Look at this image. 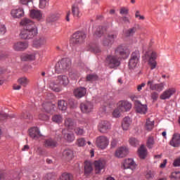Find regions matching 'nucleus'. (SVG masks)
<instances>
[{
	"mask_svg": "<svg viewBox=\"0 0 180 180\" xmlns=\"http://www.w3.org/2000/svg\"><path fill=\"white\" fill-rule=\"evenodd\" d=\"M148 86L150 91H157V92H161L164 90V86H165V82H161L158 84H154V79H150L147 82Z\"/></svg>",
	"mask_w": 180,
	"mask_h": 180,
	"instance_id": "0eeeda50",
	"label": "nucleus"
},
{
	"mask_svg": "<svg viewBox=\"0 0 180 180\" xmlns=\"http://www.w3.org/2000/svg\"><path fill=\"white\" fill-rule=\"evenodd\" d=\"M114 54L107 55L105 60V63L111 69L117 68L122 63V60L129 58L130 51L123 44H121L114 49Z\"/></svg>",
	"mask_w": 180,
	"mask_h": 180,
	"instance_id": "f257e3e1",
	"label": "nucleus"
},
{
	"mask_svg": "<svg viewBox=\"0 0 180 180\" xmlns=\"http://www.w3.org/2000/svg\"><path fill=\"white\" fill-rule=\"evenodd\" d=\"M157 52L152 51L150 53V58L149 59V66L150 67V70H154L157 67Z\"/></svg>",
	"mask_w": 180,
	"mask_h": 180,
	"instance_id": "6ab92c4d",
	"label": "nucleus"
},
{
	"mask_svg": "<svg viewBox=\"0 0 180 180\" xmlns=\"http://www.w3.org/2000/svg\"><path fill=\"white\" fill-rule=\"evenodd\" d=\"M70 84L68 77L66 75H59L55 79L50 80L49 86L54 92H60L61 91V85L67 86Z\"/></svg>",
	"mask_w": 180,
	"mask_h": 180,
	"instance_id": "7ed1b4c3",
	"label": "nucleus"
},
{
	"mask_svg": "<svg viewBox=\"0 0 180 180\" xmlns=\"http://www.w3.org/2000/svg\"><path fill=\"white\" fill-rule=\"evenodd\" d=\"M74 131L77 136H84V133H85L84 128H81L79 127H76Z\"/></svg>",
	"mask_w": 180,
	"mask_h": 180,
	"instance_id": "49530a36",
	"label": "nucleus"
},
{
	"mask_svg": "<svg viewBox=\"0 0 180 180\" xmlns=\"http://www.w3.org/2000/svg\"><path fill=\"white\" fill-rule=\"evenodd\" d=\"M68 106L70 109H75L77 106V101L74 99H69Z\"/></svg>",
	"mask_w": 180,
	"mask_h": 180,
	"instance_id": "79ce46f5",
	"label": "nucleus"
},
{
	"mask_svg": "<svg viewBox=\"0 0 180 180\" xmlns=\"http://www.w3.org/2000/svg\"><path fill=\"white\" fill-rule=\"evenodd\" d=\"M154 144H155V141H154L153 136H149L148 141L146 142V146L148 148L151 149L154 147Z\"/></svg>",
	"mask_w": 180,
	"mask_h": 180,
	"instance_id": "e433bc0d",
	"label": "nucleus"
},
{
	"mask_svg": "<svg viewBox=\"0 0 180 180\" xmlns=\"http://www.w3.org/2000/svg\"><path fill=\"white\" fill-rule=\"evenodd\" d=\"M44 108L46 112H51V110L53 109V104L48 103L44 104Z\"/></svg>",
	"mask_w": 180,
	"mask_h": 180,
	"instance_id": "bf43d9fd",
	"label": "nucleus"
},
{
	"mask_svg": "<svg viewBox=\"0 0 180 180\" xmlns=\"http://www.w3.org/2000/svg\"><path fill=\"white\" fill-rule=\"evenodd\" d=\"M173 165L174 167H180V158L174 160Z\"/></svg>",
	"mask_w": 180,
	"mask_h": 180,
	"instance_id": "774afa93",
	"label": "nucleus"
},
{
	"mask_svg": "<svg viewBox=\"0 0 180 180\" xmlns=\"http://www.w3.org/2000/svg\"><path fill=\"white\" fill-rule=\"evenodd\" d=\"M176 92V89L175 88H169L166 89L162 94L160 96V98L162 101H165L167 99H169L172 95H174Z\"/></svg>",
	"mask_w": 180,
	"mask_h": 180,
	"instance_id": "f8f14e48",
	"label": "nucleus"
},
{
	"mask_svg": "<svg viewBox=\"0 0 180 180\" xmlns=\"http://www.w3.org/2000/svg\"><path fill=\"white\" fill-rule=\"evenodd\" d=\"M73 95L77 99H81V98H84L86 95V89L82 86L78 87L74 90Z\"/></svg>",
	"mask_w": 180,
	"mask_h": 180,
	"instance_id": "dca6fc26",
	"label": "nucleus"
},
{
	"mask_svg": "<svg viewBox=\"0 0 180 180\" xmlns=\"http://www.w3.org/2000/svg\"><path fill=\"white\" fill-rule=\"evenodd\" d=\"M86 144V141L84 138H79L77 140V145L78 147H84Z\"/></svg>",
	"mask_w": 180,
	"mask_h": 180,
	"instance_id": "8fccbe9b",
	"label": "nucleus"
},
{
	"mask_svg": "<svg viewBox=\"0 0 180 180\" xmlns=\"http://www.w3.org/2000/svg\"><path fill=\"white\" fill-rule=\"evenodd\" d=\"M129 153L128 147L120 146L115 150V156L117 158H124L129 155Z\"/></svg>",
	"mask_w": 180,
	"mask_h": 180,
	"instance_id": "1a4fd4ad",
	"label": "nucleus"
},
{
	"mask_svg": "<svg viewBox=\"0 0 180 180\" xmlns=\"http://www.w3.org/2000/svg\"><path fill=\"white\" fill-rule=\"evenodd\" d=\"M69 77L71 79H77L78 78V74L75 72H70L69 73Z\"/></svg>",
	"mask_w": 180,
	"mask_h": 180,
	"instance_id": "680f3d73",
	"label": "nucleus"
},
{
	"mask_svg": "<svg viewBox=\"0 0 180 180\" xmlns=\"http://www.w3.org/2000/svg\"><path fill=\"white\" fill-rule=\"evenodd\" d=\"M94 165L95 167L96 174H100L101 171L105 168V165H106V162L103 159H100L98 160H95L94 162Z\"/></svg>",
	"mask_w": 180,
	"mask_h": 180,
	"instance_id": "ddd939ff",
	"label": "nucleus"
},
{
	"mask_svg": "<svg viewBox=\"0 0 180 180\" xmlns=\"http://www.w3.org/2000/svg\"><path fill=\"white\" fill-rule=\"evenodd\" d=\"M137 63H139V60H136L134 59H129L128 65L130 70H133V68H136L137 66Z\"/></svg>",
	"mask_w": 180,
	"mask_h": 180,
	"instance_id": "ea45409f",
	"label": "nucleus"
},
{
	"mask_svg": "<svg viewBox=\"0 0 180 180\" xmlns=\"http://www.w3.org/2000/svg\"><path fill=\"white\" fill-rule=\"evenodd\" d=\"M35 58L36 56L34 53H32L22 56L21 60L22 61H33V60H35Z\"/></svg>",
	"mask_w": 180,
	"mask_h": 180,
	"instance_id": "2f4dec72",
	"label": "nucleus"
},
{
	"mask_svg": "<svg viewBox=\"0 0 180 180\" xmlns=\"http://www.w3.org/2000/svg\"><path fill=\"white\" fill-rule=\"evenodd\" d=\"M172 180H180V172H174L170 175Z\"/></svg>",
	"mask_w": 180,
	"mask_h": 180,
	"instance_id": "de8ad7c7",
	"label": "nucleus"
},
{
	"mask_svg": "<svg viewBox=\"0 0 180 180\" xmlns=\"http://www.w3.org/2000/svg\"><path fill=\"white\" fill-rule=\"evenodd\" d=\"M117 39V34H108L106 37H104L101 40V44L104 47H112V44L115 42V39Z\"/></svg>",
	"mask_w": 180,
	"mask_h": 180,
	"instance_id": "423d86ee",
	"label": "nucleus"
},
{
	"mask_svg": "<svg viewBox=\"0 0 180 180\" xmlns=\"http://www.w3.org/2000/svg\"><path fill=\"white\" fill-rule=\"evenodd\" d=\"M150 51H146L145 53V54H143V56H142V60L143 61H145V63H147V61L148 62V63H150Z\"/></svg>",
	"mask_w": 180,
	"mask_h": 180,
	"instance_id": "3c124183",
	"label": "nucleus"
},
{
	"mask_svg": "<svg viewBox=\"0 0 180 180\" xmlns=\"http://www.w3.org/2000/svg\"><path fill=\"white\" fill-rule=\"evenodd\" d=\"M135 109L137 113H141V115H146L147 113V105L141 104V102L136 101L134 103Z\"/></svg>",
	"mask_w": 180,
	"mask_h": 180,
	"instance_id": "2eb2a0df",
	"label": "nucleus"
},
{
	"mask_svg": "<svg viewBox=\"0 0 180 180\" xmlns=\"http://www.w3.org/2000/svg\"><path fill=\"white\" fill-rule=\"evenodd\" d=\"M153 128H154V121H151L150 120V119H148L146 120V123L145 125L146 130H147L148 131H151V130H153Z\"/></svg>",
	"mask_w": 180,
	"mask_h": 180,
	"instance_id": "c9c22d12",
	"label": "nucleus"
},
{
	"mask_svg": "<svg viewBox=\"0 0 180 180\" xmlns=\"http://www.w3.org/2000/svg\"><path fill=\"white\" fill-rule=\"evenodd\" d=\"M136 30H137V28H136V27H134L132 28H129V30H127L125 32V34L127 37H130V36H133V34L136 33Z\"/></svg>",
	"mask_w": 180,
	"mask_h": 180,
	"instance_id": "58836bf2",
	"label": "nucleus"
},
{
	"mask_svg": "<svg viewBox=\"0 0 180 180\" xmlns=\"http://www.w3.org/2000/svg\"><path fill=\"white\" fill-rule=\"evenodd\" d=\"M172 147H179L180 146V134L175 133L173 134L172 139L169 141Z\"/></svg>",
	"mask_w": 180,
	"mask_h": 180,
	"instance_id": "a211bd4d",
	"label": "nucleus"
},
{
	"mask_svg": "<svg viewBox=\"0 0 180 180\" xmlns=\"http://www.w3.org/2000/svg\"><path fill=\"white\" fill-rule=\"evenodd\" d=\"M20 24L21 26H24L20 34V37L23 40H30V39H33L34 36L37 35V27L32 20L24 18L20 21Z\"/></svg>",
	"mask_w": 180,
	"mask_h": 180,
	"instance_id": "f03ea898",
	"label": "nucleus"
},
{
	"mask_svg": "<svg viewBox=\"0 0 180 180\" xmlns=\"http://www.w3.org/2000/svg\"><path fill=\"white\" fill-rule=\"evenodd\" d=\"M29 134L30 137L34 140H39L40 137H43V134L40 132V129L37 127H34L29 129Z\"/></svg>",
	"mask_w": 180,
	"mask_h": 180,
	"instance_id": "9b49d317",
	"label": "nucleus"
},
{
	"mask_svg": "<svg viewBox=\"0 0 180 180\" xmlns=\"http://www.w3.org/2000/svg\"><path fill=\"white\" fill-rule=\"evenodd\" d=\"M30 16L32 19H37V20H41L43 19V13L40 10H31Z\"/></svg>",
	"mask_w": 180,
	"mask_h": 180,
	"instance_id": "4be33fe9",
	"label": "nucleus"
},
{
	"mask_svg": "<svg viewBox=\"0 0 180 180\" xmlns=\"http://www.w3.org/2000/svg\"><path fill=\"white\" fill-rule=\"evenodd\" d=\"M130 124H131V120H130V117H125L123 119L122 127L123 130H129V127H130Z\"/></svg>",
	"mask_w": 180,
	"mask_h": 180,
	"instance_id": "cd10ccee",
	"label": "nucleus"
},
{
	"mask_svg": "<svg viewBox=\"0 0 180 180\" xmlns=\"http://www.w3.org/2000/svg\"><path fill=\"white\" fill-rule=\"evenodd\" d=\"M131 162H133V159H131V158H128V159L125 160L124 165H123L124 169H129V165H130V164H131Z\"/></svg>",
	"mask_w": 180,
	"mask_h": 180,
	"instance_id": "6e6d98bb",
	"label": "nucleus"
},
{
	"mask_svg": "<svg viewBox=\"0 0 180 180\" xmlns=\"http://www.w3.org/2000/svg\"><path fill=\"white\" fill-rule=\"evenodd\" d=\"M80 109L82 113H89L90 112H92L94 105L92 103H91V102L86 101L80 104Z\"/></svg>",
	"mask_w": 180,
	"mask_h": 180,
	"instance_id": "f3484780",
	"label": "nucleus"
},
{
	"mask_svg": "<svg viewBox=\"0 0 180 180\" xmlns=\"http://www.w3.org/2000/svg\"><path fill=\"white\" fill-rule=\"evenodd\" d=\"M49 5V0H39V8L44 9Z\"/></svg>",
	"mask_w": 180,
	"mask_h": 180,
	"instance_id": "864d4df0",
	"label": "nucleus"
},
{
	"mask_svg": "<svg viewBox=\"0 0 180 180\" xmlns=\"http://www.w3.org/2000/svg\"><path fill=\"white\" fill-rule=\"evenodd\" d=\"M96 144L97 147L103 150L109 146V139L105 136H100L97 137Z\"/></svg>",
	"mask_w": 180,
	"mask_h": 180,
	"instance_id": "6e6552de",
	"label": "nucleus"
},
{
	"mask_svg": "<svg viewBox=\"0 0 180 180\" xmlns=\"http://www.w3.org/2000/svg\"><path fill=\"white\" fill-rule=\"evenodd\" d=\"M99 77L96 74L87 75L86 77V81L89 82H94V81H98Z\"/></svg>",
	"mask_w": 180,
	"mask_h": 180,
	"instance_id": "f704fd0d",
	"label": "nucleus"
},
{
	"mask_svg": "<svg viewBox=\"0 0 180 180\" xmlns=\"http://www.w3.org/2000/svg\"><path fill=\"white\" fill-rule=\"evenodd\" d=\"M64 137L68 143H72L75 140V136L72 134H66Z\"/></svg>",
	"mask_w": 180,
	"mask_h": 180,
	"instance_id": "37998d69",
	"label": "nucleus"
},
{
	"mask_svg": "<svg viewBox=\"0 0 180 180\" xmlns=\"http://www.w3.org/2000/svg\"><path fill=\"white\" fill-rule=\"evenodd\" d=\"M70 67H71V60L65 58L56 63L55 70L58 74H61L64 72V71H67Z\"/></svg>",
	"mask_w": 180,
	"mask_h": 180,
	"instance_id": "20e7f679",
	"label": "nucleus"
},
{
	"mask_svg": "<svg viewBox=\"0 0 180 180\" xmlns=\"http://www.w3.org/2000/svg\"><path fill=\"white\" fill-rule=\"evenodd\" d=\"M92 164L90 162L85 161L84 162V174L89 175L90 173L93 171Z\"/></svg>",
	"mask_w": 180,
	"mask_h": 180,
	"instance_id": "c85d7f7f",
	"label": "nucleus"
},
{
	"mask_svg": "<svg viewBox=\"0 0 180 180\" xmlns=\"http://www.w3.org/2000/svg\"><path fill=\"white\" fill-rule=\"evenodd\" d=\"M44 146L47 148H54L57 147V141H54L53 139H46L44 141Z\"/></svg>",
	"mask_w": 180,
	"mask_h": 180,
	"instance_id": "393cba45",
	"label": "nucleus"
},
{
	"mask_svg": "<svg viewBox=\"0 0 180 180\" xmlns=\"http://www.w3.org/2000/svg\"><path fill=\"white\" fill-rule=\"evenodd\" d=\"M158 96H160V94L157 91H153L150 94V98L153 99V102H157V101H158Z\"/></svg>",
	"mask_w": 180,
	"mask_h": 180,
	"instance_id": "603ef678",
	"label": "nucleus"
},
{
	"mask_svg": "<svg viewBox=\"0 0 180 180\" xmlns=\"http://www.w3.org/2000/svg\"><path fill=\"white\" fill-rule=\"evenodd\" d=\"M92 51H94V53H95L96 54H98L99 53H101L102 51L101 50V48L99 46H94L92 49Z\"/></svg>",
	"mask_w": 180,
	"mask_h": 180,
	"instance_id": "69168bd1",
	"label": "nucleus"
},
{
	"mask_svg": "<svg viewBox=\"0 0 180 180\" xmlns=\"http://www.w3.org/2000/svg\"><path fill=\"white\" fill-rule=\"evenodd\" d=\"M63 158L66 160V161H71L72 158H74V153L71 150V149H65L62 153Z\"/></svg>",
	"mask_w": 180,
	"mask_h": 180,
	"instance_id": "5701e85b",
	"label": "nucleus"
},
{
	"mask_svg": "<svg viewBox=\"0 0 180 180\" xmlns=\"http://www.w3.org/2000/svg\"><path fill=\"white\" fill-rule=\"evenodd\" d=\"M52 120L55 123L60 124L63 122V117L60 115H56L52 117Z\"/></svg>",
	"mask_w": 180,
	"mask_h": 180,
	"instance_id": "c03bdc74",
	"label": "nucleus"
},
{
	"mask_svg": "<svg viewBox=\"0 0 180 180\" xmlns=\"http://www.w3.org/2000/svg\"><path fill=\"white\" fill-rule=\"evenodd\" d=\"M20 119H28L29 120H31V119H33V117L30 113L26 112H22L20 116Z\"/></svg>",
	"mask_w": 180,
	"mask_h": 180,
	"instance_id": "09e8293b",
	"label": "nucleus"
},
{
	"mask_svg": "<svg viewBox=\"0 0 180 180\" xmlns=\"http://www.w3.org/2000/svg\"><path fill=\"white\" fill-rule=\"evenodd\" d=\"M75 124V122H74V120L71 118H66L65 120V127H68V129H72V127H74Z\"/></svg>",
	"mask_w": 180,
	"mask_h": 180,
	"instance_id": "473e14b6",
	"label": "nucleus"
},
{
	"mask_svg": "<svg viewBox=\"0 0 180 180\" xmlns=\"http://www.w3.org/2000/svg\"><path fill=\"white\" fill-rule=\"evenodd\" d=\"M58 108L60 110H67V108H68V103L64 100H60L58 102Z\"/></svg>",
	"mask_w": 180,
	"mask_h": 180,
	"instance_id": "c756f323",
	"label": "nucleus"
},
{
	"mask_svg": "<svg viewBox=\"0 0 180 180\" xmlns=\"http://www.w3.org/2000/svg\"><path fill=\"white\" fill-rule=\"evenodd\" d=\"M56 20H58V15L56 13L50 14L46 18L47 23H53V22H56Z\"/></svg>",
	"mask_w": 180,
	"mask_h": 180,
	"instance_id": "72a5a7b5",
	"label": "nucleus"
},
{
	"mask_svg": "<svg viewBox=\"0 0 180 180\" xmlns=\"http://www.w3.org/2000/svg\"><path fill=\"white\" fill-rule=\"evenodd\" d=\"M11 16L15 18V19L23 18V16H25V11L22 8L13 9L11 11Z\"/></svg>",
	"mask_w": 180,
	"mask_h": 180,
	"instance_id": "aec40b11",
	"label": "nucleus"
},
{
	"mask_svg": "<svg viewBox=\"0 0 180 180\" xmlns=\"http://www.w3.org/2000/svg\"><path fill=\"white\" fill-rule=\"evenodd\" d=\"M29 47L27 42H17L14 44L13 49L15 51H23Z\"/></svg>",
	"mask_w": 180,
	"mask_h": 180,
	"instance_id": "412c9836",
	"label": "nucleus"
},
{
	"mask_svg": "<svg viewBox=\"0 0 180 180\" xmlns=\"http://www.w3.org/2000/svg\"><path fill=\"white\" fill-rule=\"evenodd\" d=\"M110 122L107 120L101 121L98 126L100 133H108L110 130Z\"/></svg>",
	"mask_w": 180,
	"mask_h": 180,
	"instance_id": "9d476101",
	"label": "nucleus"
},
{
	"mask_svg": "<svg viewBox=\"0 0 180 180\" xmlns=\"http://www.w3.org/2000/svg\"><path fill=\"white\" fill-rule=\"evenodd\" d=\"M120 13L121 15H127L129 13V9H127V8H126L124 7H122L120 9Z\"/></svg>",
	"mask_w": 180,
	"mask_h": 180,
	"instance_id": "0e129e2a",
	"label": "nucleus"
},
{
	"mask_svg": "<svg viewBox=\"0 0 180 180\" xmlns=\"http://www.w3.org/2000/svg\"><path fill=\"white\" fill-rule=\"evenodd\" d=\"M138 155L141 160H146L147 157V148L144 145H141L138 149Z\"/></svg>",
	"mask_w": 180,
	"mask_h": 180,
	"instance_id": "b1692460",
	"label": "nucleus"
},
{
	"mask_svg": "<svg viewBox=\"0 0 180 180\" xmlns=\"http://www.w3.org/2000/svg\"><path fill=\"white\" fill-rule=\"evenodd\" d=\"M47 41V39L44 37H39V39L34 41V45L35 47L39 49V47H41V46H44Z\"/></svg>",
	"mask_w": 180,
	"mask_h": 180,
	"instance_id": "bb28decb",
	"label": "nucleus"
},
{
	"mask_svg": "<svg viewBox=\"0 0 180 180\" xmlns=\"http://www.w3.org/2000/svg\"><path fill=\"white\" fill-rule=\"evenodd\" d=\"M39 119H40V120H47V119H49V117H47L46 114H39Z\"/></svg>",
	"mask_w": 180,
	"mask_h": 180,
	"instance_id": "338daca9",
	"label": "nucleus"
},
{
	"mask_svg": "<svg viewBox=\"0 0 180 180\" xmlns=\"http://www.w3.org/2000/svg\"><path fill=\"white\" fill-rule=\"evenodd\" d=\"M6 33V27L4 25H0V35H4Z\"/></svg>",
	"mask_w": 180,
	"mask_h": 180,
	"instance_id": "e2e57ef3",
	"label": "nucleus"
},
{
	"mask_svg": "<svg viewBox=\"0 0 180 180\" xmlns=\"http://www.w3.org/2000/svg\"><path fill=\"white\" fill-rule=\"evenodd\" d=\"M27 78L26 77L20 78L18 79V84L22 86H26V85H27Z\"/></svg>",
	"mask_w": 180,
	"mask_h": 180,
	"instance_id": "5fc2aeb1",
	"label": "nucleus"
},
{
	"mask_svg": "<svg viewBox=\"0 0 180 180\" xmlns=\"http://www.w3.org/2000/svg\"><path fill=\"white\" fill-rule=\"evenodd\" d=\"M58 180H74V176L70 173L64 172L59 176Z\"/></svg>",
	"mask_w": 180,
	"mask_h": 180,
	"instance_id": "7c9ffc66",
	"label": "nucleus"
},
{
	"mask_svg": "<svg viewBox=\"0 0 180 180\" xmlns=\"http://www.w3.org/2000/svg\"><path fill=\"white\" fill-rule=\"evenodd\" d=\"M8 117H11V116L8 115V114L5 112H0V120L4 122V120H6Z\"/></svg>",
	"mask_w": 180,
	"mask_h": 180,
	"instance_id": "052dcab7",
	"label": "nucleus"
},
{
	"mask_svg": "<svg viewBox=\"0 0 180 180\" xmlns=\"http://www.w3.org/2000/svg\"><path fill=\"white\" fill-rule=\"evenodd\" d=\"M44 180H56V176L53 173H48L44 176Z\"/></svg>",
	"mask_w": 180,
	"mask_h": 180,
	"instance_id": "4d7b16f0",
	"label": "nucleus"
},
{
	"mask_svg": "<svg viewBox=\"0 0 180 180\" xmlns=\"http://www.w3.org/2000/svg\"><path fill=\"white\" fill-rule=\"evenodd\" d=\"M85 39H86V34L77 31L72 35L70 43L72 46H77V44H81V43H83Z\"/></svg>",
	"mask_w": 180,
	"mask_h": 180,
	"instance_id": "39448f33",
	"label": "nucleus"
},
{
	"mask_svg": "<svg viewBox=\"0 0 180 180\" xmlns=\"http://www.w3.org/2000/svg\"><path fill=\"white\" fill-rule=\"evenodd\" d=\"M118 109L123 113L124 112H129L131 109V103L129 101H121L118 103Z\"/></svg>",
	"mask_w": 180,
	"mask_h": 180,
	"instance_id": "4468645a",
	"label": "nucleus"
},
{
	"mask_svg": "<svg viewBox=\"0 0 180 180\" xmlns=\"http://www.w3.org/2000/svg\"><path fill=\"white\" fill-rule=\"evenodd\" d=\"M94 36L98 38L102 37L103 36V27L98 26L94 33Z\"/></svg>",
	"mask_w": 180,
	"mask_h": 180,
	"instance_id": "4c0bfd02",
	"label": "nucleus"
},
{
	"mask_svg": "<svg viewBox=\"0 0 180 180\" xmlns=\"http://www.w3.org/2000/svg\"><path fill=\"white\" fill-rule=\"evenodd\" d=\"M72 13L74 18H81V11H79V7H78V4L72 5Z\"/></svg>",
	"mask_w": 180,
	"mask_h": 180,
	"instance_id": "a878e982",
	"label": "nucleus"
},
{
	"mask_svg": "<svg viewBox=\"0 0 180 180\" xmlns=\"http://www.w3.org/2000/svg\"><path fill=\"white\" fill-rule=\"evenodd\" d=\"M129 142L130 146H132V147H137L139 144V140L134 137L130 138Z\"/></svg>",
	"mask_w": 180,
	"mask_h": 180,
	"instance_id": "a19ab883",
	"label": "nucleus"
},
{
	"mask_svg": "<svg viewBox=\"0 0 180 180\" xmlns=\"http://www.w3.org/2000/svg\"><path fill=\"white\" fill-rule=\"evenodd\" d=\"M122 111L120 110V109H119V106L117 107V108H116L114 111H113V112H112V116L114 117H120V112H121Z\"/></svg>",
	"mask_w": 180,
	"mask_h": 180,
	"instance_id": "13d9d810",
	"label": "nucleus"
},
{
	"mask_svg": "<svg viewBox=\"0 0 180 180\" xmlns=\"http://www.w3.org/2000/svg\"><path fill=\"white\" fill-rule=\"evenodd\" d=\"M130 59L139 61L140 59V52H139V51H135L133 52L131 55Z\"/></svg>",
	"mask_w": 180,
	"mask_h": 180,
	"instance_id": "a18cd8bd",
	"label": "nucleus"
}]
</instances>
